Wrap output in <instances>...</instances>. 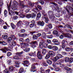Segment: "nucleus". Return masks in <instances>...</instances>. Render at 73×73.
I'll list each match as a JSON object with an SVG mask.
<instances>
[{
	"instance_id": "1",
	"label": "nucleus",
	"mask_w": 73,
	"mask_h": 73,
	"mask_svg": "<svg viewBox=\"0 0 73 73\" xmlns=\"http://www.w3.org/2000/svg\"><path fill=\"white\" fill-rule=\"evenodd\" d=\"M17 56H15L13 57L14 59H17V60H21L23 57V51L21 52H17L15 54Z\"/></svg>"
},
{
	"instance_id": "2",
	"label": "nucleus",
	"mask_w": 73,
	"mask_h": 73,
	"mask_svg": "<svg viewBox=\"0 0 73 73\" xmlns=\"http://www.w3.org/2000/svg\"><path fill=\"white\" fill-rule=\"evenodd\" d=\"M11 13L14 14V13H16L17 15H19L20 17L21 18H24L25 17L24 15L23 14V12H19L18 13L17 12H13V11H11Z\"/></svg>"
},
{
	"instance_id": "3",
	"label": "nucleus",
	"mask_w": 73,
	"mask_h": 73,
	"mask_svg": "<svg viewBox=\"0 0 73 73\" xmlns=\"http://www.w3.org/2000/svg\"><path fill=\"white\" fill-rule=\"evenodd\" d=\"M30 42V39L29 38H27L25 40V42H23L21 43V45H23L24 46H29V43Z\"/></svg>"
},
{
	"instance_id": "4",
	"label": "nucleus",
	"mask_w": 73,
	"mask_h": 73,
	"mask_svg": "<svg viewBox=\"0 0 73 73\" xmlns=\"http://www.w3.org/2000/svg\"><path fill=\"white\" fill-rule=\"evenodd\" d=\"M31 69L30 70L31 72H35V73H37V70H33L35 69H36V67H35V64H33V65H31Z\"/></svg>"
},
{
	"instance_id": "5",
	"label": "nucleus",
	"mask_w": 73,
	"mask_h": 73,
	"mask_svg": "<svg viewBox=\"0 0 73 73\" xmlns=\"http://www.w3.org/2000/svg\"><path fill=\"white\" fill-rule=\"evenodd\" d=\"M37 55L38 59L41 60L42 58V56H41V52L40 51H39L37 52Z\"/></svg>"
},
{
	"instance_id": "6",
	"label": "nucleus",
	"mask_w": 73,
	"mask_h": 73,
	"mask_svg": "<svg viewBox=\"0 0 73 73\" xmlns=\"http://www.w3.org/2000/svg\"><path fill=\"white\" fill-rule=\"evenodd\" d=\"M53 42H54V45H58L60 44V43L59 42H58V40L56 39H54L52 41Z\"/></svg>"
},
{
	"instance_id": "7",
	"label": "nucleus",
	"mask_w": 73,
	"mask_h": 73,
	"mask_svg": "<svg viewBox=\"0 0 73 73\" xmlns=\"http://www.w3.org/2000/svg\"><path fill=\"white\" fill-rule=\"evenodd\" d=\"M36 44H37L36 42H32L30 43V44L32 45H31V47L33 48L36 47V45H36Z\"/></svg>"
},
{
	"instance_id": "8",
	"label": "nucleus",
	"mask_w": 73,
	"mask_h": 73,
	"mask_svg": "<svg viewBox=\"0 0 73 73\" xmlns=\"http://www.w3.org/2000/svg\"><path fill=\"white\" fill-rule=\"evenodd\" d=\"M65 37H67L68 38H70L72 37V35L68 33H66L64 35Z\"/></svg>"
},
{
	"instance_id": "9",
	"label": "nucleus",
	"mask_w": 73,
	"mask_h": 73,
	"mask_svg": "<svg viewBox=\"0 0 73 73\" xmlns=\"http://www.w3.org/2000/svg\"><path fill=\"white\" fill-rule=\"evenodd\" d=\"M64 69L67 71H70L69 73H72V70L71 68H68L67 67H64Z\"/></svg>"
},
{
	"instance_id": "10",
	"label": "nucleus",
	"mask_w": 73,
	"mask_h": 73,
	"mask_svg": "<svg viewBox=\"0 0 73 73\" xmlns=\"http://www.w3.org/2000/svg\"><path fill=\"white\" fill-rule=\"evenodd\" d=\"M63 61L64 60H63L61 59L57 61L56 64H57V65H59V64H60V65H61V63H62Z\"/></svg>"
},
{
	"instance_id": "11",
	"label": "nucleus",
	"mask_w": 73,
	"mask_h": 73,
	"mask_svg": "<svg viewBox=\"0 0 73 73\" xmlns=\"http://www.w3.org/2000/svg\"><path fill=\"white\" fill-rule=\"evenodd\" d=\"M53 35H56V36H58V37L60 36V34L58 33V31L56 30L54 31L53 32Z\"/></svg>"
},
{
	"instance_id": "12",
	"label": "nucleus",
	"mask_w": 73,
	"mask_h": 73,
	"mask_svg": "<svg viewBox=\"0 0 73 73\" xmlns=\"http://www.w3.org/2000/svg\"><path fill=\"white\" fill-rule=\"evenodd\" d=\"M38 25H40L42 27H43V26H44V23L43 21H42V22L41 21H39L38 22Z\"/></svg>"
},
{
	"instance_id": "13",
	"label": "nucleus",
	"mask_w": 73,
	"mask_h": 73,
	"mask_svg": "<svg viewBox=\"0 0 73 73\" xmlns=\"http://www.w3.org/2000/svg\"><path fill=\"white\" fill-rule=\"evenodd\" d=\"M44 44V42H40L39 43V47L40 49L43 48V45Z\"/></svg>"
},
{
	"instance_id": "14",
	"label": "nucleus",
	"mask_w": 73,
	"mask_h": 73,
	"mask_svg": "<svg viewBox=\"0 0 73 73\" xmlns=\"http://www.w3.org/2000/svg\"><path fill=\"white\" fill-rule=\"evenodd\" d=\"M23 62H24V64H23V65L25 66H28V65H26V64H29V62L28 61V60H26L24 61H23Z\"/></svg>"
},
{
	"instance_id": "15",
	"label": "nucleus",
	"mask_w": 73,
	"mask_h": 73,
	"mask_svg": "<svg viewBox=\"0 0 73 73\" xmlns=\"http://www.w3.org/2000/svg\"><path fill=\"white\" fill-rule=\"evenodd\" d=\"M12 38L9 37L7 39V41L8 43H10L12 42Z\"/></svg>"
},
{
	"instance_id": "16",
	"label": "nucleus",
	"mask_w": 73,
	"mask_h": 73,
	"mask_svg": "<svg viewBox=\"0 0 73 73\" xmlns=\"http://www.w3.org/2000/svg\"><path fill=\"white\" fill-rule=\"evenodd\" d=\"M11 8L13 10H16L17 8V7L16 5H11Z\"/></svg>"
},
{
	"instance_id": "17",
	"label": "nucleus",
	"mask_w": 73,
	"mask_h": 73,
	"mask_svg": "<svg viewBox=\"0 0 73 73\" xmlns=\"http://www.w3.org/2000/svg\"><path fill=\"white\" fill-rule=\"evenodd\" d=\"M33 11L34 12H35L36 13H37V12H39L38 10L37 7H36L35 9H33Z\"/></svg>"
},
{
	"instance_id": "18",
	"label": "nucleus",
	"mask_w": 73,
	"mask_h": 73,
	"mask_svg": "<svg viewBox=\"0 0 73 73\" xmlns=\"http://www.w3.org/2000/svg\"><path fill=\"white\" fill-rule=\"evenodd\" d=\"M52 49L54 51H56V50H58V47L56 46H53L52 47Z\"/></svg>"
},
{
	"instance_id": "19",
	"label": "nucleus",
	"mask_w": 73,
	"mask_h": 73,
	"mask_svg": "<svg viewBox=\"0 0 73 73\" xmlns=\"http://www.w3.org/2000/svg\"><path fill=\"white\" fill-rule=\"evenodd\" d=\"M48 54H49L50 55H51V56H53V54H54V52H53V51H49L48 52Z\"/></svg>"
},
{
	"instance_id": "20",
	"label": "nucleus",
	"mask_w": 73,
	"mask_h": 73,
	"mask_svg": "<svg viewBox=\"0 0 73 73\" xmlns=\"http://www.w3.org/2000/svg\"><path fill=\"white\" fill-rule=\"evenodd\" d=\"M56 56L57 57L58 59H59L60 58H62V55L60 54H58Z\"/></svg>"
},
{
	"instance_id": "21",
	"label": "nucleus",
	"mask_w": 73,
	"mask_h": 73,
	"mask_svg": "<svg viewBox=\"0 0 73 73\" xmlns=\"http://www.w3.org/2000/svg\"><path fill=\"white\" fill-rule=\"evenodd\" d=\"M48 64L49 65H51L52 64V61L49 59L47 60H46Z\"/></svg>"
},
{
	"instance_id": "22",
	"label": "nucleus",
	"mask_w": 73,
	"mask_h": 73,
	"mask_svg": "<svg viewBox=\"0 0 73 73\" xmlns=\"http://www.w3.org/2000/svg\"><path fill=\"white\" fill-rule=\"evenodd\" d=\"M54 17H55V16H54L53 14L50 15V19H54Z\"/></svg>"
},
{
	"instance_id": "23",
	"label": "nucleus",
	"mask_w": 73,
	"mask_h": 73,
	"mask_svg": "<svg viewBox=\"0 0 73 73\" xmlns=\"http://www.w3.org/2000/svg\"><path fill=\"white\" fill-rule=\"evenodd\" d=\"M21 24H22V22L21 21H19L17 23V25L18 27H20L21 25Z\"/></svg>"
},
{
	"instance_id": "24",
	"label": "nucleus",
	"mask_w": 73,
	"mask_h": 73,
	"mask_svg": "<svg viewBox=\"0 0 73 73\" xmlns=\"http://www.w3.org/2000/svg\"><path fill=\"white\" fill-rule=\"evenodd\" d=\"M45 54H46V50L44 49H43L42 54H43V55H45Z\"/></svg>"
},
{
	"instance_id": "25",
	"label": "nucleus",
	"mask_w": 73,
	"mask_h": 73,
	"mask_svg": "<svg viewBox=\"0 0 73 73\" xmlns=\"http://www.w3.org/2000/svg\"><path fill=\"white\" fill-rule=\"evenodd\" d=\"M0 44H2L3 45H6L7 44V43L4 41H0Z\"/></svg>"
},
{
	"instance_id": "26",
	"label": "nucleus",
	"mask_w": 73,
	"mask_h": 73,
	"mask_svg": "<svg viewBox=\"0 0 73 73\" xmlns=\"http://www.w3.org/2000/svg\"><path fill=\"white\" fill-rule=\"evenodd\" d=\"M44 19H45V21L46 23H48V21H49V20L48 19V17H44Z\"/></svg>"
},
{
	"instance_id": "27",
	"label": "nucleus",
	"mask_w": 73,
	"mask_h": 73,
	"mask_svg": "<svg viewBox=\"0 0 73 73\" xmlns=\"http://www.w3.org/2000/svg\"><path fill=\"white\" fill-rule=\"evenodd\" d=\"M11 25L13 29H14L15 28V25H14V24L13 23H11Z\"/></svg>"
},
{
	"instance_id": "28",
	"label": "nucleus",
	"mask_w": 73,
	"mask_h": 73,
	"mask_svg": "<svg viewBox=\"0 0 73 73\" xmlns=\"http://www.w3.org/2000/svg\"><path fill=\"white\" fill-rule=\"evenodd\" d=\"M24 51L26 52H28L30 51V48H27L24 50Z\"/></svg>"
},
{
	"instance_id": "29",
	"label": "nucleus",
	"mask_w": 73,
	"mask_h": 73,
	"mask_svg": "<svg viewBox=\"0 0 73 73\" xmlns=\"http://www.w3.org/2000/svg\"><path fill=\"white\" fill-rule=\"evenodd\" d=\"M4 73H10L8 69H5L3 71Z\"/></svg>"
},
{
	"instance_id": "30",
	"label": "nucleus",
	"mask_w": 73,
	"mask_h": 73,
	"mask_svg": "<svg viewBox=\"0 0 73 73\" xmlns=\"http://www.w3.org/2000/svg\"><path fill=\"white\" fill-rule=\"evenodd\" d=\"M49 58H50V55H49V54H47L46 55V56L45 57V58L46 60H47V59H49Z\"/></svg>"
},
{
	"instance_id": "31",
	"label": "nucleus",
	"mask_w": 73,
	"mask_h": 73,
	"mask_svg": "<svg viewBox=\"0 0 73 73\" xmlns=\"http://www.w3.org/2000/svg\"><path fill=\"white\" fill-rule=\"evenodd\" d=\"M15 69V68L11 66L9 68V70L11 72H12L13 70V69Z\"/></svg>"
},
{
	"instance_id": "32",
	"label": "nucleus",
	"mask_w": 73,
	"mask_h": 73,
	"mask_svg": "<svg viewBox=\"0 0 73 73\" xmlns=\"http://www.w3.org/2000/svg\"><path fill=\"white\" fill-rule=\"evenodd\" d=\"M42 37L44 38H45L46 37V34H45V33H42Z\"/></svg>"
},
{
	"instance_id": "33",
	"label": "nucleus",
	"mask_w": 73,
	"mask_h": 73,
	"mask_svg": "<svg viewBox=\"0 0 73 73\" xmlns=\"http://www.w3.org/2000/svg\"><path fill=\"white\" fill-rule=\"evenodd\" d=\"M7 13H8V11L6 10H5L4 11V14L5 16L6 17V16H7Z\"/></svg>"
},
{
	"instance_id": "34",
	"label": "nucleus",
	"mask_w": 73,
	"mask_h": 73,
	"mask_svg": "<svg viewBox=\"0 0 73 73\" xmlns=\"http://www.w3.org/2000/svg\"><path fill=\"white\" fill-rule=\"evenodd\" d=\"M33 39L36 40L38 38L37 36H36L35 35H33Z\"/></svg>"
},
{
	"instance_id": "35",
	"label": "nucleus",
	"mask_w": 73,
	"mask_h": 73,
	"mask_svg": "<svg viewBox=\"0 0 73 73\" xmlns=\"http://www.w3.org/2000/svg\"><path fill=\"white\" fill-rule=\"evenodd\" d=\"M69 61V58L68 57H66L65 60V62H68Z\"/></svg>"
},
{
	"instance_id": "36",
	"label": "nucleus",
	"mask_w": 73,
	"mask_h": 73,
	"mask_svg": "<svg viewBox=\"0 0 73 73\" xmlns=\"http://www.w3.org/2000/svg\"><path fill=\"white\" fill-rule=\"evenodd\" d=\"M58 58H57V56H56L54 58V59H53V61L54 62H56V61L57 60H58Z\"/></svg>"
},
{
	"instance_id": "37",
	"label": "nucleus",
	"mask_w": 73,
	"mask_h": 73,
	"mask_svg": "<svg viewBox=\"0 0 73 73\" xmlns=\"http://www.w3.org/2000/svg\"><path fill=\"white\" fill-rule=\"evenodd\" d=\"M32 16V15L30 14H27L26 15V17L27 18H31Z\"/></svg>"
},
{
	"instance_id": "38",
	"label": "nucleus",
	"mask_w": 73,
	"mask_h": 73,
	"mask_svg": "<svg viewBox=\"0 0 73 73\" xmlns=\"http://www.w3.org/2000/svg\"><path fill=\"white\" fill-rule=\"evenodd\" d=\"M70 63H72L73 62V58L72 57L70 58L69 60Z\"/></svg>"
},
{
	"instance_id": "39",
	"label": "nucleus",
	"mask_w": 73,
	"mask_h": 73,
	"mask_svg": "<svg viewBox=\"0 0 73 73\" xmlns=\"http://www.w3.org/2000/svg\"><path fill=\"white\" fill-rule=\"evenodd\" d=\"M12 55V53L10 52H8L7 53V56L8 57H9L10 56H11Z\"/></svg>"
},
{
	"instance_id": "40",
	"label": "nucleus",
	"mask_w": 73,
	"mask_h": 73,
	"mask_svg": "<svg viewBox=\"0 0 73 73\" xmlns=\"http://www.w3.org/2000/svg\"><path fill=\"white\" fill-rule=\"evenodd\" d=\"M48 27H49V29H52V24L50 23L48 25Z\"/></svg>"
},
{
	"instance_id": "41",
	"label": "nucleus",
	"mask_w": 73,
	"mask_h": 73,
	"mask_svg": "<svg viewBox=\"0 0 73 73\" xmlns=\"http://www.w3.org/2000/svg\"><path fill=\"white\" fill-rule=\"evenodd\" d=\"M65 50L67 52L69 51L70 50V48L69 47L66 48L65 49Z\"/></svg>"
},
{
	"instance_id": "42",
	"label": "nucleus",
	"mask_w": 73,
	"mask_h": 73,
	"mask_svg": "<svg viewBox=\"0 0 73 73\" xmlns=\"http://www.w3.org/2000/svg\"><path fill=\"white\" fill-rule=\"evenodd\" d=\"M46 36L48 38H52L53 37V36L52 35H46Z\"/></svg>"
},
{
	"instance_id": "43",
	"label": "nucleus",
	"mask_w": 73,
	"mask_h": 73,
	"mask_svg": "<svg viewBox=\"0 0 73 73\" xmlns=\"http://www.w3.org/2000/svg\"><path fill=\"white\" fill-rule=\"evenodd\" d=\"M3 1L0 0V7H1L3 6Z\"/></svg>"
},
{
	"instance_id": "44",
	"label": "nucleus",
	"mask_w": 73,
	"mask_h": 73,
	"mask_svg": "<svg viewBox=\"0 0 73 73\" xmlns=\"http://www.w3.org/2000/svg\"><path fill=\"white\" fill-rule=\"evenodd\" d=\"M23 2L19 4L20 6L22 7L23 8H24V7H25V6L23 4Z\"/></svg>"
},
{
	"instance_id": "45",
	"label": "nucleus",
	"mask_w": 73,
	"mask_h": 73,
	"mask_svg": "<svg viewBox=\"0 0 73 73\" xmlns=\"http://www.w3.org/2000/svg\"><path fill=\"white\" fill-rule=\"evenodd\" d=\"M12 44L13 45V46H15L16 45H17V44H16V42H12Z\"/></svg>"
},
{
	"instance_id": "46",
	"label": "nucleus",
	"mask_w": 73,
	"mask_h": 73,
	"mask_svg": "<svg viewBox=\"0 0 73 73\" xmlns=\"http://www.w3.org/2000/svg\"><path fill=\"white\" fill-rule=\"evenodd\" d=\"M7 5L8 7V10L9 11V15H11V13L10 12V7H11V6H8V4H7Z\"/></svg>"
},
{
	"instance_id": "47",
	"label": "nucleus",
	"mask_w": 73,
	"mask_h": 73,
	"mask_svg": "<svg viewBox=\"0 0 73 73\" xmlns=\"http://www.w3.org/2000/svg\"><path fill=\"white\" fill-rule=\"evenodd\" d=\"M40 71L42 73H45L44 72H44V69L42 68V67H41L40 68Z\"/></svg>"
},
{
	"instance_id": "48",
	"label": "nucleus",
	"mask_w": 73,
	"mask_h": 73,
	"mask_svg": "<svg viewBox=\"0 0 73 73\" xmlns=\"http://www.w3.org/2000/svg\"><path fill=\"white\" fill-rule=\"evenodd\" d=\"M66 27H67V28H70V29H72V28L70 26V25H68V24H66Z\"/></svg>"
},
{
	"instance_id": "49",
	"label": "nucleus",
	"mask_w": 73,
	"mask_h": 73,
	"mask_svg": "<svg viewBox=\"0 0 73 73\" xmlns=\"http://www.w3.org/2000/svg\"><path fill=\"white\" fill-rule=\"evenodd\" d=\"M3 38L4 39H7L8 38V36L7 35H3Z\"/></svg>"
},
{
	"instance_id": "50",
	"label": "nucleus",
	"mask_w": 73,
	"mask_h": 73,
	"mask_svg": "<svg viewBox=\"0 0 73 73\" xmlns=\"http://www.w3.org/2000/svg\"><path fill=\"white\" fill-rule=\"evenodd\" d=\"M50 72V70L49 69H48L45 70V72L46 73H49Z\"/></svg>"
},
{
	"instance_id": "51",
	"label": "nucleus",
	"mask_w": 73,
	"mask_h": 73,
	"mask_svg": "<svg viewBox=\"0 0 73 73\" xmlns=\"http://www.w3.org/2000/svg\"><path fill=\"white\" fill-rule=\"evenodd\" d=\"M48 13L50 16V15H52V14H53V11H49Z\"/></svg>"
},
{
	"instance_id": "52",
	"label": "nucleus",
	"mask_w": 73,
	"mask_h": 73,
	"mask_svg": "<svg viewBox=\"0 0 73 73\" xmlns=\"http://www.w3.org/2000/svg\"><path fill=\"white\" fill-rule=\"evenodd\" d=\"M36 17V14L34 13H32L31 15L32 18H34V17Z\"/></svg>"
},
{
	"instance_id": "53",
	"label": "nucleus",
	"mask_w": 73,
	"mask_h": 73,
	"mask_svg": "<svg viewBox=\"0 0 73 73\" xmlns=\"http://www.w3.org/2000/svg\"><path fill=\"white\" fill-rule=\"evenodd\" d=\"M39 3H41V4L42 5H43L44 4V1H43L42 0H40L39 1Z\"/></svg>"
},
{
	"instance_id": "54",
	"label": "nucleus",
	"mask_w": 73,
	"mask_h": 73,
	"mask_svg": "<svg viewBox=\"0 0 73 73\" xmlns=\"http://www.w3.org/2000/svg\"><path fill=\"white\" fill-rule=\"evenodd\" d=\"M1 50L2 51L3 53H7V51L3 48L1 49Z\"/></svg>"
},
{
	"instance_id": "55",
	"label": "nucleus",
	"mask_w": 73,
	"mask_h": 73,
	"mask_svg": "<svg viewBox=\"0 0 73 73\" xmlns=\"http://www.w3.org/2000/svg\"><path fill=\"white\" fill-rule=\"evenodd\" d=\"M48 48L50 49H52V48L53 47L50 45H48Z\"/></svg>"
},
{
	"instance_id": "56",
	"label": "nucleus",
	"mask_w": 73,
	"mask_h": 73,
	"mask_svg": "<svg viewBox=\"0 0 73 73\" xmlns=\"http://www.w3.org/2000/svg\"><path fill=\"white\" fill-rule=\"evenodd\" d=\"M61 47L64 49L65 48V44H62V45H61Z\"/></svg>"
},
{
	"instance_id": "57",
	"label": "nucleus",
	"mask_w": 73,
	"mask_h": 73,
	"mask_svg": "<svg viewBox=\"0 0 73 73\" xmlns=\"http://www.w3.org/2000/svg\"><path fill=\"white\" fill-rule=\"evenodd\" d=\"M37 7L38 8V9H40V10H41V9H42V7H41V6L39 5H38L37 6Z\"/></svg>"
},
{
	"instance_id": "58",
	"label": "nucleus",
	"mask_w": 73,
	"mask_h": 73,
	"mask_svg": "<svg viewBox=\"0 0 73 73\" xmlns=\"http://www.w3.org/2000/svg\"><path fill=\"white\" fill-rule=\"evenodd\" d=\"M41 35V34L40 33H38L36 35V36H37V37H40Z\"/></svg>"
},
{
	"instance_id": "59",
	"label": "nucleus",
	"mask_w": 73,
	"mask_h": 73,
	"mask_svg": "<svg viewBox=\"0 0 73 73\" xmlns=\"http://www.w3.org/2000/svg\"><path fill=\"white\" fill-rule=\"evenodd\" d=\"M14 20H16L18 18V17L17 16H14L13 17Z\"/></svg>"
},
{
	"instance_id": "60",
	"label": "nucleus",
	"mask_w": 73,
	"mask_h": 73,
	"mask_svg": "<svg viewBox=\"0 0 73 73\" xmlns=\"http://www.w3.org/2000/svg\"><path fill=\"white\" fill-rule=\"evenodd\" d=\"M30 26L31 28H32V27H34V26H35V24H34L33 23L31 24H30Z\"/></svg>"
},
{
	"instance_id": "61",
	"label": "nucleus",
	"mask_w": 73,
	"mask_h": 73,
	"mask_svg": "<svg viewBox=\"0 0 73 73\" xmlns=\"http://www.w3.org/2000/svg\"><path fill=\"white\" fill-rule=\"evenodd\" d=\"M46 41L49 44H50V43H51V40H50L47 39L46 40Z\"/></svg>"
},
{
	"instance_id": "62",
	"label": "nucleus",
	"mask_w": 73,
	"mask_h": 73,
	"mask_svg": "<svg viewBox=\"0 0 73 73\" xmlns=\"http://www.w3.org/2000/svg\"><path fill=\"white\" fill-rule=\"evenodd\" d=\"M25 30L24 29H22L21 30V33H25Z\"/></svg>"
},
{
	"instance_id": "63",
	"label": "nucleus",
	"mask_w": 73,
	"mask_h": 73,
	"mask_svg": "<svg viewBox=\"0 0 73 73\" xmlns=\"http://www.w3.org/2000/svg\"><path fill=\"white\" fill-rule=\"evenodd\" d=\"M19 70L21 72H24V69L23 68H21Z\"/></svg>"
},
{
	"instance_id": "64",
	"label": "nucleus",
	"mask_w": 73,
	"mask_h": 73,
	"mask_svg": "<svg viewBox=\"0 0 73 73\" xmlns=\"http://www.w3.org/2000/svg\"><path fill=\"white\" fill-rule=\"evenodd\" d=\"M69 45L70 46H73V41H72L69 43Z\"/></svg>"
}]
</instances>
